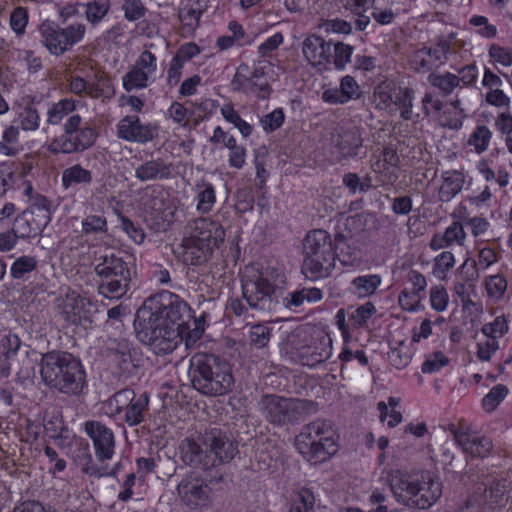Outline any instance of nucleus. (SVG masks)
I'll use <instances>...</instances> for the list:
<instances>
[{
  "mask_svg": "<svg viewBox=\"0 0 512 512\" xmlns=\"http://www.w3.org/2000/svg\"><path fill=\"white\" fill-rule=\"evenodd\" d=\"M284 276L278 269L261 264L247 266L241 277L242 297H232L226 309L237 317L248 316L249 309L262 313H276L281 309L295 311L305 302L314 303L322 299L319 288H302L286 292Z\"/></svg>",
  "mask_w": 512,
  "mask_h": 512,
  "instance_id": "f257e3e1",
  "label": "nucleus"
},
{
  "mask_svg": "<svg viewBox=\"0 0 512 512\" xmlns=\"http://www.w3.org/2000/svg\"><path fill=\"white\" fill-rule=\"evenodd\" d=\"M189 305L178 295L163 290L145 300L137 311V339L156 355L173 352L182 341V333L193 318Z\"/></svg>",
  "mask_w": 512,
  "mask_h": 512,
  "instance_id": "f03ea898",
  "label": "nucleus"
},
{
  "mask_svg": "<svg viewBox=\"0 0 512 512\" xmlns=\"http://www.w3.org/2000/svg\"><path fill=\"white\" fill-rule=\"evenodd\" d=\"M182 461L204 471H212L210 482L222 481L219 467L230 462L238 453L231 435L220 428L212 427L200 433L196 439L185 438L179 445Z\"/></svg>",
  "mask_w": 512,
  "mask_h": 512,
  "instance_id": "7ed1b4c3",
  "label": "nucleus"
},
{
  "mask_svg": "<svg viewBox=\"0 0 512 512\" xmlns=\"http://www.w3.org/2000/svg\"><path fill=\"white\" fill-rule=\"evenodd\" d=\"M40 376L50 389L67 396H79L86 387V372L81 360L72 353L52 350L42 354Z\"/></svg>",
  "mask_w": 512,
  "mask_h": 512,
  "instance_id": "20e7f679",
  "label": "nucleus"
},
{
  "mask_svg": "<svg viewBox=\"0 0 512 512\" xmlns=\"http://www.w3.org/2000/svg\"><path fill=\"white\" fill-rule=\"evenodd\" d=\"M388 484L395 501L411 509L426 510L442 495V483L428 472L419 478L393 470L388 475Z\"/></svg>",
  "mask_w": 512,
  "mask_h": 512,
  "instance_id": "39448f33",
  "label": "nucleus"
},
{
  "mask_svg": "<svg viewBox=\"0 0 512 512\" xmlns=\"http://www.w3.org/2000/svg\"><path fill=\"white\" fill-rule=\"evenodd\" d=\"M188 376L192 387L205 396H222L234 386L230 364L210 353H196L190 359Z\"/></svg>",
  "mask_w": 512,
  "mask_h": 512,
  "instance_id": "423d86ee",
  "label": "nucleus"
},
{
  "mask_svg": "<svg viewBox=\"0 0 512 512\" xmlns=\"http://www.w3.org/2000/svg\"><path fill=\"white\" fill-rule=\"evenodd\" d=\"M94 272L99 278L98 293L105 298L120 299L130 289V262L121 253L105 251L95 258Z\"/></svg>",
  "mask_w": 512,
  "mask_h": 512,
  "instance_id": "0eeeda50",
  "label": "nucleus"
},
{
  "mask_svg": "<svg viewBox=\"0 0 512 512\" xmlns=\"http://www.w3.org/2000/svg\"><path fill=\"white\" fill-rule=\"evenodd\" d=\"M334 436L330 422L317 419L303 426L295 438V446L310 463H322L337 452Z\"/></svg>",
  "mask_w": 512,
  "mask_h": 512,
  "instance_id": "6e6552de",
  "label": "nucleus"
},
{
  "mask_svg": "<svg viewBox=\"0 0 512 512\" xmlns=\"http://www.w3.org/2000/svg\"><path fill=\"white\" fill-rule=\"evenodd\" d=\"M302 272L312 280L327 277L334 268V248L330 234L323 229L310 231L303 240Z\"/></svg>",
  "mask_w": 512,
  "mask_h": 512,
  "instance_id": "1a4fd4ad",
  "label": "nucleus"
},
{
  "mask_svg": "<svg viewBox=\"0 0 512 512\" xmlns=\"http://www.w3.org/2000/svg\"><path fill=\"white\" fill-rule=\"evenodd\" d=\"M314 406L312 401L265 394L258 402L262 416L274 425H287L299 421Z\"/></svg>",
  "mask_w": 512,
  "mask_h": 512,
  "instance_id": "9d476101",
  "label": "nucleus"
},
{
  "mask_svg": "<svg viewBox=\"0 0 512 512\" xmlns=\"http://www.w3.org/2000/svg\"><path fill=\"white\" fill-rule=\"evenodd\" d=\"M97 138L96 129L89 125L82 126V117L73 114L63 124V133L48 145V151L52 154L83 152L93 146Z\"/></svg>",
  "mask_w": 512,
  "mask_h": 512,
  "instance_id": "9b49d317",
  "label": "nucleus"
},
{
  "mask_svg": "<svg viewBox=\"0 0 512 512\" xmlns=\"http://www.w3.org/2000/svg\"><path fill=\"white\" fill-rule=\"evenodd\" d=\"M85 32L86 27L82 23L62 28L53 21L45 20L39 26L40 42L55 56L63 55L69 51L83 39Z\"/></svg>",
  "mask_w": 512,
  "mask_h": 512,
  "instance_id": "f8f14e48",
  "label": "nucleus"
},
{
  "mask_svg": "<svg viewBox=\"0 0 512 512\" xmlns=\"http://www.w3.org/2000/svg\"><path fill=\"white\" fill-rule=\"evenodd\" d=\"M300 341L301 332L299 331L293 332L288 339V343L304 366L315 367L329 359L332 354V339L323 332L312 336L304 344Z\"/></svg>",
  "mask_w": 512,
  "mask_h": 512,
  "instance_id": "ddd939ff",
  "label": "nucleus"
},
{
  "mask_svg": "<svg viewBox=\"0 0 512 512\" xmlns=\"http://www.w3.org/2000/svg\"><path fill=\"white\" fill-rule=\"evenodd\" d=\"M177 493L190 509L208 507L211 503V489L206 481L196 472L186 474L177 485Z\"/></svg>",
  "mask_w": 512,
  "mask_h": 512,
  "instance_id": "4468645a",
  "label": "nucleus"
},
{
  "mask_svg": "<svg viewBox=\"0 0 512 512\" xmlns=\"http://www.w3.org/2000/svg\"><path fill=\"white\" fill-rule=\"evenodd\" d=\"M84 431L93 442L95 454L100 462L112 459L115 448L113 431L97 420H89L84 423Z\"/></svg>",
  "mask_w": 512,
  "mask_h": 512,
  "instance_id": "2eb2a0df",
  "label": "nucleus"
},
{
  "mask_svg": "<svg viewBox=\"0 0 512 512\" xmlns=\"http://www.w3.org/2000/svg\"><path fill=\"white\" fill-rule=\"evenodd\" d=\"M157 126L142 123L136 115H127L117 124V136L128 142L145 144L157 136Z\"/></svg>",
  "mask_w": 512,
  "mask_h": 512,
  "instance_id": "dca6fc26",
  "label": "nucleus"
},
{
  "mask_svg": "<svg viewBox=\"0 0 512 512\" xmlns=\"http://www.w3.org/2000/svg\"><path fill=\"white\" fill-rule=\"evenodd\" d=\"M187 237L202 244H209L211 249L218 248L225 239V230L222 225L209 218H198L192 221L189 226Z\"/></svg>",
  "mask_w": 512,
  "mask_h": 512,
  "instance_id": "f3484780",
  "label": "nucleus"
},
{
  "mask_svg": "<svg viewBox=\"0 0 512 512\" xmlns=\"http://www.w3.org/2000/svg\"><path fill=\"white\" fill-rule=\"evenodd\" d=\"M302 53L312 66L326 67L332 61V42L317 34H311L302 42Z\"/></svg>",
  "mask_w": 512,
  "mask_h": 512,
  "instance_id": "a211bd4d",
  "label": "nucleus"
},
{
  "mask_svg": "<svg viewBox=\"0 0 512 512\" xmlns=\"http://www.w3.org/2000/svg\"><path fill=\"white\" fill-rule=\"evenodd\" d=\"M92 303L75 292L68 293L63 299L61 308L65 320L73 325H82L90 321Z\"/></svg>",
  "mask_w": 512,
  "mask_h": 512,
  "instance_id": "6ab92c4d",
  "label": "nucleus"
},
{
  "mask_svg": "<svg viewBox=\"0 0 512 512\" xmlns=\"http://www.w3.org/2000/svg\"><path fill=\"white\" fill-rule=\"evenodd\" d=\"M172 174L173 164L161 157L147 160L135 168V177L140 182L167 180Z\"/></svg>",
  "mask_w": 512,
  "mask_h": 512,
  "instance_id": "aec40b11",
  "label": "nucleus"
},
{
  "mask_svg": "<svg viewBox=\"0 0 512 512\" xmlns=\"http://www.w3.org/2000/svg\"><path fill=\"white\" fill-rule=\"evenodd\" d=\"M71 458L86 475L96 478H101L106 475L104 469L94 463L90 451V445L85 439H79L76 441L75 447L71 451Z\"/></svg>",
  "mask_w": 512,
  "mask_h": 512,
  "instance_id": "412c9836",
  "label": "nucleus"
},
{
  "mask_svg": "<svg viewBox=\"0 0 512 512\" xmlns=\"http://www.w3.org/2000/svg\"><path fill=\"white\" fill-rule=\"evenodd\" d=\"M49 223L33 212L24 210L14 219L12 228L20 239H30L38 236Z\"/></svg>",
  "mask_w": 512,
  "mask_h": 512,
  "instance_id": "4be33fe9",
  "label": "nucleus"
},
{
  "mask_svg": "<svg viewBox=\"0 0 512 512\" xmlns=\"http://www.w3.org/2000/svg\"><path fill=\"white\" fill-rule=\"evenodd\" d=\"M335 148L343 157H354L359 154L363 145L360 128L353 126L339 132L334 140Z\"/></svg>",
  "mask_w": 512,
  "mask_h": 512,
  "instance_id": "5701e85b",
  "label": "nucleus"
},
{
  "mask_svg": "<svg viewBox=\"0 0 512 512\" xmlns=\"http://www.w3.org/2000/svg\"><path fill=\"white\" fill-rule=\"evenodd\" d=\"M182 246L183 262L187 265L198 266L206 263L214 251L209 244L196 242L189 237L183 239Z\"/></svg>",
  "mask_w": 512,
  "mask_h": 512,
  "instance_id": "b1692460",
  "label": "nucleus"
},
{
  "mask_svg": "<svg viewBox=\"0 0 512 512\" xmlns=\"http://www.w3.org/2000/svg\"><path fill=\"white\" fill-rule=\"evenodd\" d=\"M149 411V395L146 392L138 394L123 411L124 421L130 427L137 426L145 421Z\"/></svg>",
  "mask_w": 512,
  "mask_h": 512,
  "instance_id": "393cba45",
  "label": "nucleus"
},
{
  "mask_svg": "<svg viewBox=\"0 0 512 512\" xmlns=\"http://www.w3.org/2000/svg\"><path fill=\"white\" fill-rule=\"evenodd\" d=\"M442 178L438 199L441 202H449L462 190L465 182L464 175L457 170H452L444 172Z\"/></svg>",
  "mask_w": 512,
  "mask_h": 512,
  "instance_id": "a878e982",
  "label": "nucleus"
},
{
  "mask_svg": "<svg viewBox=\"0 0 512 512\" xmlns=\"http://www.w3.org/2000/svg\"><path fill=\"white\" fill-rule=\"evenodd\" d=\"M62 186L65 189L73 188L79 185L88 186L93 181L92 172L85 169L80 164H74L62 172Z\"/></svg>",
  "mask_w": 512,
  "mask_h": 512,
  "instance_id": "bb28decb",
  "label": "nucleus"
},
{
  "mask_svg": "<svg viewBox=\"0 0 512 512\" xmlns=\"http://www.w3.org/2000/svg\"><path fill=\"white\" fill-rule=\"evenodd\" d=\"M19 135L20 131L18 126L11 124L5 127L0 136L1 155L6 157H15L23 150V145L20 143Z\"/></svg>",
  "mask_w": 512,
  "mask_h": 512,
  "instance_id": "cd10ccee",
  "label": "nucleus"
},
{
  "mask_svg": "<svg viewBox=\"0 0 512 512\" xmlns=\"http://www.w3.org/2000/svg\"><path fill=\"white\" fill-rule=\"evenodd\" d=\"M84 10L85 19L92 26L100 24L111 10V0H88L78 4Z\"/></svg>",
  "mask_w": 512,
  "mask_h": 512,
  "instance_id": "c85d7f7f",
  "label": "nucleus"
},
{
  "mask_svg": "<svg viewBox=\"0 0 512 512\" xmlns=\"http://www.w3.org/2000/svg\"><path fill=\"white\" fill-rule=\"evenodd\" d=\"M381 283L382 278L378 274L362 275L351 281V288L359 298H366L374 295Z\"/></svg>",
  "mask_w": 512,
  "mask_h": 512,
  "instance_id": "c756f323",
  "label": "nucleus"
},
{
  "mask_svg": "<svg viewBox=\"0 0 512 512\" xmlns=\"http://www.w3.org/2000/svg\"><path fill=\"white\" fill-rule=\"evenodd\" d=\"M408 280L413 285V291L408 292L407 290L401 291L399 294V303L402 306L409 305L410 310H413V304L408 302V299H414L415 302L419 301V292L424 291L427 286L426 278L423 274L416 270H410L408 273Z\"/></svg>",
  "mask_w": 512,
  "mask_h": 512,
  "instance_id": "7c9ffc66",
  "label": "nucleus"
},
{
  "mask_svg": "<svg viewBox=\"0 0 512 512\" xmlns=\"http://www.w3.org/2000/svg\"><path fill=\"white\" fill-rule=\"evenodd\" d=\"M76 110V102L73 99H62L47 111V124L58 125L65 117L73 115Z\"/></svg>",
  "mask_w": 512,
  "mask_h": 512,
  "instance_id": "2f4dec72",
  "label": "nucleus"
},
{
  "mask_svg": "<svg viewBox=\"0 0 512 512\" xmlns=\"http://www.w3.org/2000/svg\"><path fill=\"white\" fill-rule=\"evenodd\" d=\"M198 189L196 200H197V211L202 214H208L212 211L213 206L216 202L215 189L213 185L204 180L196 184Z\"/></svg>",
  "mask_w": 512,
  "mask_h": 512,
  "instance_id": "473e14b6",
  "label": "nucleus"
},
{
  "mask_svg": "<svg viewBox=\"0 0 512 512\" xmlns=\"http://www.w3.org/2000/svg\"><path fill=\"white\" fill-rule=\"evenodd\" d=\"M115 88L110 78L104 74H96L94 81L89 82L88 96L91 98H107L115 96Z\"/></svg>",
  "mask_w": 512,
  "mask_h": 512,
  "instance_id": "72a5a7b5",
  "label": "nucleus"
},
{
  "mask_svg": "<svg viewBox=\"0 0 512 512\" xmlns=\"http://www.w3.org/2000/svg\"><path fill=\"white\" fill-rule=\"evenodd\" d=\"M428 82L443 96H449L459 86L458 76L450 72L443 74L432 72L428 76Z\"/></svg>",
  "mask_w": 512,
  "mask_h": 512,
  "instance_id": "f704fd0d",
  "label": "nucleus"
},
{
  "mask_svg": "<svg viewBox=\"0 0 512 512\" xmlns=\"http://www.w3.org/2000/svg\"><path fill=\"white\" fill-rule=\"evenodd\" d=\"M422 52L431 58L434 68H438L448 61V55L451 53L449 41L444 40V36H439L434 47H423Z\"/></svg>",
  "mask_w": 512,
  "mask_h": 512,
  "instance_id": "c9c22d12",
  "label": "nucleus"
},
{
  "mask_svg": "<svg viewBox=\"0 0 512 512\" xmlns=\"http://www.w3.org/2000/svg\"><path fill=\"white\" fill-rule=\"evenodd\" d=\"M334 261L338 259L342 265H353L357 260V252L346 241V238L339 234L335 237Z\"/></svg>",
  "mask_w": 512,
  "mask_h": 512,
  "instance_id": "e433bc0d",
  "label": "nucleus"
},
{
  "mask_svg": "<svg viewBox=\"0 0 512 512\" xmlns=\"http://www.w3.org/2000/svg\"><path fill=\"white\" fill-rule=\"evenodd\" d=\"M314 504L315 497L313 492L302 487L293 493L289 512H310Z\"/></svg>",
  "mask_w": 512,
  "mask_h": 512,
  "instance_id": "4c0bfd02",
  "label": "nucleus"
},
{
  "mask_svg": "<svg viewBox=\"0 0 512 512\" xmlns=\"http://www.w3.org/2000/svg\"><path fill=\"white\" fill-rule=\"evenodd\" d=\"M492 139V132L486 125H477L470 134L467 144L474 148L475 152H485Z\"/></svg>",
  "mask_w": 512,
  "mask_h": 512,
  "instance_id": "58836bf2",
  "label": "nucleus"
},
{
  "mask_svg": "<svg viewBox=\"0 0 512 512\" xmlns=\"http://www.w3.org/2000/svg\"><path fill=\"white\" fill-rule=\"evenodd\" d=\"M46 434L53 439L58 446H64L68 439V428L59 417H52L43 424Z\"/></svg>",
  "mask_w": 512,
  "mask_h": 512,
  "instance_id": "ea45409f",
  "label": "nucleus"
},
{
  "mask_svg": "<svg viewBox=\"0 0 512 512\" xmlns=\"http://www.w3.org/2000/svg\"><path fill=\"white\" fill-rule=\"evenodd\" d=\"M150 77L144 72L132 66L123 76V88L127 92L132 90L144 89L148 86Z\"/></svg>",
  "mask_w": 512,
  "mask_h": 512,
  "instance_id": "a19ab883",
  "label": "nucleus"
},
{
  "mask_svg": "<svg viewBox=\"0 0 512 512\" xmlns=\"http://www.w3.org/2000/svg\"><path fill=\"white\" fill-rule=\"evenodd\" d=\"M37 260L33 256L24 255L18 257L10 267V275L13 279L20 280L34 271L37 267Z\"/></svg>",
  "mask_w": 512,
  "mask_h": 512,
  "instance_id": "79ce46f5",
  "label": "nucleus"
},
{
  "mask_svg": "<svg viewBox=\"0 0 512 512\" xmlns=\"http://www.w3.org/2000/svg\"><path fill=\"white\" fill-rule=\"evenodd\" d=\"M82 232L85 235L105 234L108 231L107 219L104 214L86 215L82 222Z\"/></svg>",
  "mask_w": 512,
  "mask_h": 512,
  "instance_id": "37998d69",
  "label": "nucleus"
},
{
  "mask_svg": "<svg viewBox=\"0 0 512 512\" xmlns=\"http://www.w3.org/2000/svg\"><path fill=\"white\" fill-rule=\"evenodd\" d=\"M509 331L507 317L502 314L497 316L493 322L486 323L482 326L481 332L489 339L498 340Z\"/></svg>",
  "mask_w": 512,
  "mask_h": 512,
  "instance_id": "c03bdc74",
  "label": "nucleus"
},
{
  "mask_svg": "<svg viewBox=\"0 0 512 512\" xmlns=\"http://www.w3.org/2000/svg\"><path fill=\"white\" fill-rule=\"evenodd\" d=\"M19 130L23 131H35L40 126V115L38 110L31 106L27 105L18 115V125Z\"/></svg>",
  "mask_w": 512,
  "mask_h": 512,
  "instance_id": "a18cd8bd",
  "label": "nucleus"
},
{
  "mask_svg": "<svg viewBox=\"0 0 512 512\" xmlns=\"http://www.w3.org/2000/svg\"><path fill=\"white\" fill-rule=\"evenodd\" d=\"M354 47L343 42H336L333 44V53L331 64L335 69L343 70L346 65L351 61Z\"/></svg>",
  "mask_w": 512,
  "mask_h": 512,
  "instance_id": "49530a36",
  "label": "nucleus"
},
{
  "mask_svg": "<svg viewBox=\"0 0 512 512\" xmlns=\"http://www.w3.org/2000/svg\"><path fill=\"white\" fill-rule=\"evenodd\" d=\"M387 355L388 361L396 369L405 368L411 361V353L404 341L398 342L397 347H391Z\"/></svg>",
  "mask_w": 512,
  "mask_h": 512,
  "instance_id": "de8ad7c7",
  "label": "nucleus"
},
{
  "mask_svg": "<svg viewBox=\"0 0 512 512\" xmlns=\"http://www.w3.org/2000/svg\"><path fill=\"white\" fill-rule=\"evenodd\" d=\"M284 37L282 33L278 32L266 39L259 47L258 54L261 58H263L264 62L268 63L271 66H274L275 63L270 61L269 59L273 58V53L277 51L279 46L283 43Z\"/></svg>",
  "mask_w": 512,
  "mask_h": 512,
  "instance_id": "09e8293b",
  "label": "nucleus"
},
{
  "mask_svg": "<svg viewBox=\"0 0 512 512\" xmlns=\"http://www.w3.org/2000/svg\"><path fill=\"white\" fill-rule=\"evenodd\" d=\"M508 388L503 384L494 386L482 399V406L485 411L491 412L505 399Z\"/></svg>",
  "mask_w": 512,
  "mask_h": 512,
  "instance_id": "8fccbe9b",
  "label": "nucleus"
},
{
  "mask_svg": "<svg viewBox=\"0 0 512 512\" xmlns=\"http://www.w3.org/2000/svg\"><path fill=\"white\" fill-rule=\"evenodd\" d=\"M51 205L52 203L47 197L37 194L33 197L31 205L26 210L33 212L37 217L41 216V219L49 223L51 221L52 213Z\"/></svg>",
  "mask_w": 512,
  "mask_h": 512,
  "instance_id": "3c124183",
  "label": "nucleus"
},
{
  "mask_svg": "<svg viewBox=\"0 0 512 512\" xmlns=\"http://www.w3.org/2000/svg\"><path fill=\"white\" fill-rule=\"evenodd\" d=\"M449 358L441 351H435L428 355L423 362L421 371L424 374L438 372L442 367L449 364Z\"/></svg>",
  "mask_w": 512,
  "mask_h": 512,
  "instance_id": "603ef678",
  "label": "nucleus"
},
{
  "mask_svg": "<svg viewBox=\"0 0 512 512\" xmlns=\"http://www.w3.org/2000/svg\"><path fill=\"white\" fill-rule=\"evenodd\" d=\"M124 17L130 22L138 21L146 14V8L141 0H123Z\"/></svg>",
  "mask_w": 512,
  "mask_h": 512,
  "instance_id": "864d4df0",
  "label": "nucleus"
},
{
  "mask_svg": "<svg viewBox=\"0 0 512 512\" xmlns=\"http://www.w3.org/2000/svg\"><path fill=\"white\" fill-rule=\"evenodd\" d=\"M485 288L489 297L500 299L507 289L506 279L497 274L486 278Z\"/></svg>",
  "mask_w": 512,
  "mask_h": 512,
  "instance_id": "5fc2aeb1",
  "label": "nucleus"
},
{
  "mask_svg": "<svg viewBox=\"0 0 512 512\" xmlns=\"http://www.w3.org/2000/svg\"><path fill=\"white\" fill-rule=\"evenodd\" d=\"M469 448H465V453L472 457H486L492 450V441L488 437H473V441Z\"/></svg>",
  "mask_w": 512,
  "mask_h": 512,
  "instance_id": "6e6d98bb",
  "label": "nucleus"
},
{
  "mask_svg": "<svg viewBox=\"0 0 512 512\" xmlns=\"http://www.w3.org/2000/svg\"><path fill=\"white\" fill-rule=\"evenodd\" d=\"M448 431L453 435V439L463 449L465 452V448H469L473 441V435L469 429V427L464 425L456 426L455 424H450L448 426Z\"/></svg>",
  "mask_w": 512,
  "mask_h": 512,
  "instance_id": "4d7b16f0",
  "label": "nucleus"
},
{
  "mask_svg": "<svg viewBox=\"0 0 512 512\" xmlns=\"http://www.w3.org/2000/svg\"><path fill=\"white\" fill-rule=\"evenodd\" d=\"M271 331L272 329L266 325H253L250 329L249 334L251 343L255 345L257 348L265 347L270 341Z\"/></svg>",
  "mask_w": 512,
  "mask_h": 512,
  "instance_id": "13d9d810",
  "label": "nucleus"
},
{
  "mask_svg": "<svg viewBox=\"0 0 512 512\" xmlns=\"http://www.w3.org/2000/svg\"><path fill=\"white\" fill-rule=\"evenodd\" d=\"M249 70L250 68L247 64L242 63L239 65L231 82L234 90L249 94Z\"/></svg>",
  "mask_w": 512,
  "mask_h": 512,
  "instance_id": "bf43d9fd",
  "label": "nucleus"
},
{
  "mask_svg": "<svg viewBox=\"0 0 512 512\" xmlns=\"http://www.w3.org/2000/svg\"><path fill=\"white\" fill-rule=\"evenodd\" d=\"M213 304L214 302L211 300V298H203V300L199 302L198 310L200 311V315L197 318H194L193 320L195 324L193 332L196 337H200L201 334L204 332V324L206 319L210 317V310Z\"/></svg>",
  "mask_w": 512,
  "mask_h": 512,
  "instance_id": "052dcab7",
  "label": "nucleus"
},
{
  "mask_svg": "<svg viewBox=\"0 0 512 512\" xmlns=\"http://www.w3.org/2000/svg\"><path fill=\"white\" fill-rule=\"evenodd\" d=\"M413 94L414 91L412 89L405 88L394 101V103L401 109V118L403 120H410L412 117Z\"/></svg>",
  "mask_w": 512,
  "mask_h": 512,
  "instance_id": "680f3d73",
  "label": "nucleus"
},
{
  "mask_svg": "<svg viewBox=\"0 0 512 512\" xmlns=\"http://www.w3.org/2000/svg\"><path fill=\"white\" fill-rule=\"evenodd\" d=\"M138 394L133 389L124 388L117 391L111 398V403L115 404V412L122 413Z\"/></svg>",
  "mask_w": 512,
  "mask_h": 512,
  "instance_id": "e2e57ef3",
  "label": "nucleus"
},
{
  "mask_svg": "<svg viewBox=\"0 0 512 512\" xmlns=\"http://www.w3.org/2000/svg\"><path fill=\"white\" fill-rule=\"evenodd\" d=\"M133 66L140 71H144L150 77L157 70V58L149 50H144Z\"/></svg>",
  "mask_w": 512,
  "mask_h": 512,
  "instance_id": "0e129e2a",
  "label": "nucleus"
},
{
  "mask_svg": "<svg viewBox=\"0 0 512 512\" xmlns=\"http://www.w3.org/2000/svg\"><path fill=\"white\" fill-rule=\"evenodd\" d=\"M28 11L25 7L15 8L10 15V26L17 35L25 33L28 23Z\"/></svg>",
  "mask_w": 512,
  "mask_h": 512,
  "instance_id": "69168bd1",
  "label": "nucleus"
},
{
  "mask_svg": "<svg viewBox=\"0 0 512 512\" xmlns=\"http://www.w3.org/2000/svg\"><path fill=\"white\" fill-rule=\"evenodd\" d=\"M508 490V484L505 479H494L488 489V498L491 504H502Z\"/></svg>",
  "mask_w": 512,
  "mask_h": 512,
  "instance_id": "338daca9",
  "label": "nucleus"
},
{
  "mask_svg": "<svg viewBox=\"0 0 512 512\" xmlns=\"http://www.w3.org/2000/svg\"><path fill=\"white\" fill-rule=\"evenodd\" d=\"M489 56L503 66L512 65V49L492 44L489 48Z\"/></svg>",
  "mask_w": 512,
  "mask_h": 512,
  "instance_id": "774afa93",
  "label": "nucleus"
}]
</instances>
